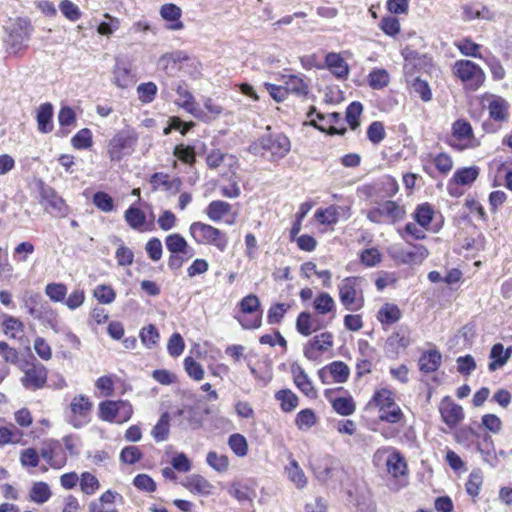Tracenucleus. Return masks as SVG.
I'll list each match as a JSON object with an SVG mask.
<instances>
[{"label": "nucleus", "mask_w": 512, "mask_h": 512, "mask_svg": "<svg viewBox=\"0 0 512 512\" xmlns=\"http://www.w3.org/2000/svg\"><path fill=\"white\" fill-rule=\"evenodd\" d=\"M439 412L443 422L449 428L456 427L464 418L463 408L448 396L441 400L439 404Z\"/></svg>", "instance_id": "ddd939ff"}, {"label": "nucleus", "mask_w": 512, "mask_h": 512, "mask_svg": "<svg viewBox=\"0 0 512 512\" xmlns=\"http://www.w3.org/2000/svg\"><path fill=\"white\" fill-rule=\"evenodd\" d=\"M187 59L188 57L183 51H174L163 54L159 58L157 66L167 75L174 76L179 70V64Z\"/></svg>", "instance_id": "dca6fc26"}, {"label": "nucleus", "mask_w": 512, "mask_h": 512, "mask_svg": "<svg viewBox=\"0 0 512 512\" xmlns=\"http://www.w3.org/2000/svg\"><path fill=\"white\" fill-rule=\"evenodd\" d=\"M512 355V346L504 348L501 343L494 344L490 351V358L492 361L489 363V370L495 371L504 366Z\"/></svg>", "instance_id": "4be33fe9"}, {"label": "nucleus", "mask_w": 512, "mask_h": 512, "mask_svg": "<svg viewBox=\"0 0 512 512\" xmlns=\"http://www.w3.org/2000/svg\"><path fill=\"white\" fill-rule=\"evenodd\" d=\"M169 421L170 416L167 412H164L156 425L153 427L151 431L152 437L155 439L156 442H163L166 441L169 437Z\"/></svg>", "instance_id": "f704fd0d"}, {"label": "nucleus", "mask_w": 512, "mask_h": 512, "mask_svg": "<svg viewBox=\"0 0 512 512\" xmlns=\"http://www.w3.org/2000/svg\"><path fill=\"white\" fill-rule=\"evenodd\" d=\"M92 409V403L84 395L75 396L70 404V410L72 413L70 423L79 428L86 422V417Z\"/></svg>", "instance_id": "2eb2a0df"}, {"label": "nucleus", "mask_w": 512, "mask_h": 512, "mask_svg": "<svg viewBox=\"0 0 512 512\" xmlns=\"http://www.w3.org/2000/svg\"><path fill=\"white\" fill-rule=\"evenodd\" d=\"M291 149V143L284 134L267 133L249 146V151L255 155L270 153L271 160L284 158Z\"/></svg>", "instance_id": "f257e3e1"}, {"label": "nucleus", "mask_w": 512, "mask_h": 512, "mask_svg": "<svg viewBox=\"0 0 512 512\" xmlns=\"http://www.w3.org/2000/svg\"><path fill=\"white\" fill-rule=\"evenodd\" d=\"M434 216V209L429 203H423L416 207L413 213L415 222L424 229H428Z\"/></svg>", "instance_id": "2f4dec72"}, {"label": "nucleus", "mask_w": 512, "mask_h": 512, "mask_svg": "<svg viewBox=\"0 0 512 512\" xmlns=\"http://www.w3.org/2000/svg\"><path fill=\"white\" fill-rule=\"evenodd\" d=\"M20 369L23 372L21 383L26 389L35 391L45 386L47 369L36 359L21 364Z\"/></svg>", "instance_id": "6e6552de"}, {"label": "nucleus", "mask_w": 512, "mask_h": 512, "mask_svg": "<svg viewBox=\"0 0 512 512\" xmlns=\"http://www.w3.org/2000/svg\"><path fill=\"white\" fill-rule=\"evenodd\" d=\"M93 296L101 304H111L116 298V292L111 286L101 284L95 287Z\"/></svg>", "instance_id": "09e8293b"}, {"label": "nucleus", "mask_w": 512, "mask_h": 512, "mask_svg": "<svg viewBox=\"0 0 512 512\" xmlns=\"http://www.w3.org/2000/svg\"><path fill=\"white\" fill-rule=\"evenodd\" d=\"M140 339L144 346L152 348L159 340L158 330L154 325L149 324L141 329Z\"/></svg>", "instance_id": "13d9d810"}, {"label": "nucleus", "mask_w": 512, "mask_h": 512, "mask_svg": "<svg viewBox=\"0 0 512 512\" xmlns=\"http://www.w3.org/2000/svg\"><path fill=\"white\" fill-rule=\"evenodd\" d=\"M479 175V168L475 166L457 169L451 178L449 185L455 183L457 185H471Z\"/></svg>", "instance_id": "c85d7f7f"}, {"label": "nucleus", "mask_w": 512, "mask_h": 512, "mask_svg": "<svg viewBox=\"0 0 512 512\" xmlns=\"http://www.w3.org/2000/svg\"><path fill=\"white\" fill-rule=\"evenodd\" d=\"M390 255L395 261L401 264L413 265L422 263L429 255V251L423 245H414L411 250H406L401 247H392Z\"/></svg>", "instance_id": "9d476101"}, {"label": "nucleus", "mask_w": 512, "mask_h": 512, "mask_svg": "<svg viewBox=\"0 0 512 512\" xmlns=\"http://www.w3.org/2000/svg\"><path fill=\"white\" fill-rule=\"evenodd\" d=\"M190 492L200 495H210L213 492L214 486L201 475H191L183 484Z\"/></svg>", "instance_id": "5701e85b"}, {"label": "nucleus", "mask_w": 512, "mask_h": 512, "mask_svg": "<svg viewBox=\"0 0 512 512\" xmlns=\"http://www.w3.org/2000/svg\"><path fill=\"white\" fill-rule=\"evenodd\" d=\"M316 423V415L311 409H303L296 415L295 424L300 430H308Z\"/></svg>", "instance_id": "603ef678"}, {"label": "nucleus", "mask_w": 512, "mask_h": 512, "mask_svg": "<svg viewBox=\"0 0 512 512\" xmlns=\"http://www.w3.org/2000/svg\"><path fill=\"white\" fill-rule=\"evenodd\" d=\"M442 356L437 350L424 352L419 358V369L423 373H432L436 371L441 364Z\"/></svg>", "instance_id": "bb28decb"}, {"label": "nucleus", "mask_w": 512, "mask_h": 512, "mask_svg": "<svg viewBox=\"0 0 512 512\" xmlns=\"http://www.w3.org/2000/svg\"><path fill=\"white\" fill-rule=\"evenodd\" d=\"M296 329L304 336H309L316 330V328L313 327L311 315L308 312H301L298 315L296 320Z\"/></svg>", "instance_id": "052dcab7"}, {"label": "nucleus", "mask_w": 512, "mask_h": 512, "mask_svg": "<svg viewBox=\"0 0 512 512\" xmlns=\"http://www.w3.org/2000/svg\"><path fill=\"white\" fill-rule=\"evenodd\" d=\"M189 233L198 244L215 246L221 252H224L228 247L227 234L212 225L193 222L189 227Z\"/></svg>", "instance_id": "7ed1b4c3"}, {"label": "nucleus", "mask_w": 512, "mask_h": 512, "mask_svg": "<svg viewBox=\"0 0 512 512\" xmlns=\"http://www.w3.org/2000/svg\"><path fill=\"white\" fill-rule=\"evenodd\" d=\"M31 316L52 329L55 333L65 331V326L62 325L58 312L48 302L41 304L39 309H32Z\"/></svg>", "instance_id": "9b49d317"}, {"label": "nucleus", "mask_w": 512, "mask_h": 512, "mask_svg": "<svg viewBox=\"0 0 512 512\" xmlns=\"http://www.w3.org/2000/svg\"><path fill=\"white\" fill-rule=\"evenodd\" d=\"M291 372L297 388L310 398L316 397L317 391L304 369L300 365H292Z\"/></svg>", "instance_id": "aec40b11"}, {"label": "nucleus", "mask_w": 512, "mask_h": 512, "mask_svg": "<svg viewBox=\"0 0 512 512\" xmlns=\"http://www.w3.org/2000/svg\"><path fill=\"white\" fill-rule=\"evenodd\" d=\"M390 75L385 69L375 68L368 75L369 86L381 90L389 85Z\"/></svg>", "instance_id": "c9c22d12"}, {"label": "nucleus", "mask_w": 512, "mask_h": 512, "mask_svg": "<svg viewBox=\"0 0 512 512\" xmlns=\"http://www.w3.org/2000/svg\"><path fill=\"white\" fill-rule=\"evenodd\" d=\"M290 307L291 305L288 303H276L272 305L267 313V322L269 324L280 323Z\"/></svg>", "instance_id": "3c124183"}, {"label": "nucleus", "mask_w": 512, "mask_h": 512, "mask_svg": "<svg viewBox=\"0 0 512 512\" xmlns=\"http://www.w3.org/2000/svg\"><path fill=\"white\" fill-rule=\"evenodd\" d=\"M93 203L103 212H111L114 209L113 198L105 192H96L93 196Z\"/></svg>", "instance_id": "69168bd1"}, {"label": "nucleus", "mask_w": 512, "mask_h": 512, "mask_svg": "<svg viewBox=\"0 0 512 512\" xmlns=\"http://www.w3.org/2000/svg\"><path fill=\"white\" fill-rule=\"evenodd\" d=\"M369 221L375 224H394L402 221L406 216V210L403 205L393 200H386L380 203L366 213Z\"/></svg>", "instance_id": "39448f33"}, {"label": "nucleus", "mask_w": 512, "mask_h": 512, "mask_svg": "<svg viewBox=\"0 0 512 512\" xmlns=\"http://www.w3.org/2000/svg\"><path fill=\"white\" fill-rule=\"evenodd\" d=\"M379 27L388 36H395L400 32L399 20L394 16L383 17Z\"/></svg>", "instance_id": "338daca9"}, {"label": "nucleus", "mask_w": 512, "mask_h": 512, "mask_svg": "<svg viewBox=\"0 0 512 512\" xmlns=\"http://www.w3.org/2000/svg\"><path fill=\"white\" fill-rule=\"evenodd\" d=\"M177 414L187 422L191 429H199L202 426L203 419L200 412L192 406H186L178 410Z\"/></svg>", "instance_id": "4c0bfd02"}, {"label": "nucleus", "mask_w": 512, "mask_h": 512, "mask_svg": "<svg viewBox=\"0 0 512 512\" xmlns=\"http://www.w3.org/2000/svg\"><path fill=\"white\" fill-rule=\"evenodd\" d=\"M333 346V335L330 332H323L310 339L303 348L304 356L311 361L320 360L323 353Z\"/></svg>", "instance_id": "1a4fd4ad"}, {"label": "nucleus", "mask_w": 512, "mask_h": 512, "mask_svg": "<svg viewBox=\"0 0 512 512\" xmlns=\"http://www.w3.org/2000/svg\"><path fill=\"white\" fill-rule=\"evenodd\" d=\"M449 145L458 151H463L479 147L480 141L474 136L471 124L466 120L458 119L452 124Z\"/></svg>", "instance_id": "0eeeda50"}, {"label": "nucleus", "mask_w": 512, "mask_h": 512, "mask_svg": "<svg viewBox=\"0 0 512 512\" xmlns=\"http://www.w3.org/2000/svg\"><path fill=\"white\" fill-rule=\"evenodd\" d=\"M387 471L393 477H399L405 474L407 468L404 457L400 452L393 450L386 459Z\"/></svg>", "instance_id": "c756f323"}, {"label": "nucleus", "mask_w": 512, "mask_h": 512, "mask_svg": "<svg viewBox=\"0 0 512 512\" xmlns=\"http://www.w3.org/2000/svg\"><path fill=\"white\" fill-rule=\"evenodd\" d=\"M53 106L51 103H43L37 109V126L41 133L47 134L53 130L52 124Z\"/></svg>", "instance_id": "393cba45"}, {"label": "nucleus", "mask_w": 512, "mask_h": 512, "mask_svg": "<svg viewBox=\"0 0 512 512\" xmlns=\"http://www.w3.org/2000/svg\"><path fill=\"white\" fill-rule=\"evenodd\" d=\"M206 461L217 472H226L229 467V459L226 455L217 454L215 451H210L207 454Z\"/></svg>", "instance_id": "8fccbe9b"}, {"label": "nucleus", "mask_w": 512, "mask_h": 512, "mask_svg": "<svg viewBox=\"0 0 512 512\" xmlns=\"http://www.w3.org/2000/svg\"><path fill=\"white\" fill-rule=\"evenodd\" d=\"M231 450L239 457H243L248 452V444L241 434H232L228 439Z\"/></svg>", "instance_id": "5fc2aeb1"}, {"label": "nucleus", "mask_w": 512, "mask_h": 512, "mask_svg": "<svg viewBox=\"0 0 512 512\" xmlns=\"http://www.w3.org/2000/svg\"><path fill=\"white\" fill-rule=\"evenodd\" d=\"M432 160L437 170L444 175L448 174L453 168V160L447 153H439Z\"/></svg>", "instance_id": "774afa93"}, {"label": "nucleus", "mask_w": 512, "mask_h": 512, "mask_svg": "<svg viewBox=\"0 0 512 512\" xmlns=\"http://www.w3.org/2000/svg\"><path fill=\"white\" fill-rule=\"evenodd\" d=\"M379 419L391 424H396L404 419V414L400 406L394 402L379 411Z\"/></svg>", "instance_id": "e433bc0d"}, {"label": "nucleus", "mask_w": 512, "mask_h": 512, "mask_svg": "<svg viewBox=\"0 0 512 512\" xmlns=\"http://www.w3.org/2000/svg\"><path fill=\"white\" fill-rule=\"evenodd\" d=\"M231 211V205L228 202L215 200L209 203L206 208L208 218L213 222H219Z\"/></svg>", "instance_id": "7c9ffc66"}, {"label": "nucleus", "mask_w": 512, "mask_h": 512, "mask_svg": "<svg viewBox=\"0 0 512 512\" xmlns=\"http://www.w3.org/2000/svg\"><path fill=\"white\" fill-rule=\"evenodd\" d=\"M161 17L168 22L166 28L172 31L182 30L184 24L181 21L182 10L175 4L167 3L160 8Z\"/></svg>", "instance_id": "f3484780"}, {"label": "nucleus", "mask_w": 512, "mask_h": 512, "mask_svg": "<svg viewBox=\"0 0 512 512\" xmlns=\"http://www.w3.org/2000/svg\"><path fill=\"white\" fill-rule=\"evenodd\" d=\"M327 69L337 78L346 79L349 75V66L344 58L336 52H330L325 57Z\"/></svg>", "instance_id": "412c9836"}, {"label": "nucleus", "mask_w": 512, "mask_h": 512, "mask_svg": "<svg viewBox=\"0 0 512 512\" xmlns=\"http://www.w3.org/2000/svg\"><path fill=\"white\" fill-rule=\"evenodd\" d=\"M184 369L189 377L195 381H200L204 378V369L202 365L192 357H186L184 359Z\"/></svg>", "instance_id": "4d7b16f0"}, {"label": "nucleus", "mask_w": 512, "mask_h": 512, "mask_svg": "<svg viewBox=\"0 0 512 512\" xmlns=\"http://www.w3.org/2000/svg\"><path fill=\"white\" fill-rule=\"evenodd\" d=\"M287 94L291 93L297 97H304L309 92V86L299 75H285L282 77Z\"/></svg>", "instance_id": "b1692460"}, {"label": "nucleus", "mask_w": 512, "mask_h": 512, "mask_svg": "<svg viewBox=\"0 0 512 512\" xmlns=\"http://www.w3.org/2000/svg\"><path fill=\"white\" fill-rule=\"evenodd\" d=\"M165 245L171 254H183L186 256V259H191L195 254L194 249L190 247L185 238L178 233L168 235L165 238Z\"/></svg>", "instance_id": "6ab92c4d"}, {"label": "nucleus", "mask_w": 512, "mask_h": 512, "mask_svg": "<svg viewBox=\"0 0 512 512\" xmlns=\"http://www.w3.org/2000/svg\"><path fill=\"white\" fill-rule=\"evenodd\" d=\"M361 277H346L338 285L339 299L348 311H359L364 306L363 284Z\"/></svg>", "instance_id": "f03ea898"}, {"label": "nucleus", "mask_w": 512, "mask_h": 512, "mask_svg": "<svg viewBox=\"0 0 512 512\" xmlns=\"http://www.w3.org/2000/svg\"><path fill=\"white\" fill-rule=\"evenodd\" d=\"M331 391H325V397L331 402L333 409L342 416H349L355 412L356 404L351 396L331 398Z\"/></svg>", "instance_id": "a878e982"}, {"label": "nucleus", "mask_w": 512, "mask_h": 512, "mask_svg": "<svg viewBox=\"0 0 512 512\" xmlns=\"http://www.w3.org/2000/svg\"><path fill=\"white\" fill-rule=\"evenodd\" d=\"M275 398L280 402L281 409L284 412H291L298 406V396L290 389H283L275 394Z\"/></svg>", "instance_id": "72a5a7b5"}, {"label": "nucleus", "mask_w": 512, "mask_h": 512, "mask_svg": "<svg viewBox=\"0 0 512 512\" xmlns=\"http://www.w3.org/2000/svg\"><path fill=\"white\" fill-rule=\"evenodd\" d=\"M37 186L41 197V203L46 205V209L50 213L65 215L67 207L64 200L57 195L56 191L41 180L38 181Z\"/></svg>", "instance_id": "f8f14e48"}, {"label": "nucleus", "mask_w": 512, "mask_h": 512, "mask_svg": "<svg viewBox=\"0 0 512 512\" xmlns=\"http://www.w3.org/2000/svg\"><path fill=\"white\" fill-rule=\"evenodd\" d=\"M71 142L76 149H88L92 146V133L88 128H83L72 137Z\"/></svg>", "instance_id": "6e6d98bb"}, {"label": "nucleus", "mask_w": 512, "mask_h": 512, "mask_svg": "<svg viewBox=\"0 0 512 512\" xmlns=\"http://www.w3.org/2000/svg\"><path fill=\"white\" fill-rule=\"evenodd\" d=\"M23 433L13 424L9 426H0V446L19 443Z\"/></svg>", "instance_id": "ea45409f"}, {"label": "nucleus", "mask_w": 512, "mask_h": 512, "mask_svg": "<svg viewBox=\"0 0 512 512\" xmlns=\"http://www.w3.org/2000/svg\"><path fill=\"white\" fill-rule=\"evenodd\" d=\"M138 99L142 103H151L157 93V86L153 82L142 83L137 87Z\"/></svg>", "instance_id": "bf43d9fd"}, {"label": "nucleus", "mask_w": 512, "mask_h": 512, "mask_svg": "<svg viewBox=\"0 0 512 512\" xmlns=\"http://www.w3.org/2000/svg\"><path fill=\"white\" fill-rule=\"evenodd\" d=\"M61 13L70 21H77L81 17L79 7L70 0H62L59 4Z\"/></svg>", "instance_id": "680f3d73"}, {"label": "nucleus", "mask_w": 512, "mask_h": 512, "mask_svg": "<svg viewBox=\"0 0 512 512\" xmlns=\"http://www.w3.org/2000/svg\"><path fill=\"white\" fill-rule=\"evenodd\" d=\"M455 46L465 56L473 58H482V55L479 52L481 46L472 41L470 38H464L459 41H456Z\"/></svg>", "instance_id": "49530a36"}, {"label": "nucleus", "mask_w": 512, "mask_h": 512, "mask_svg": "<svg viewBox=\"0 0 512 512\" xmlns=\"http://www.w3.org/2000/svg\"><path fill=\"white\" fill-rule=\"evenodd\" d=\"M350 375L349 367L342 361H334L318 371V376L322 383L328 384L329 376L335 383H344Z\"/></svg>", "instance_id": "4468645a"}, {"label": "nucleus", "mask_w": 512, "mask_h": 512, "mask_svg": "<svg viewBox=\"0 0 512 512\" xmlns=\"http://www.w3.org/2000/svg\"><path fill=\"white\" fill-rule=\"evenodd\" d=\"M176 93L178 98L176 100V104L184 108L187 112L192 114L193 116L204 120L203 112L195 106V100L193 95L188 91L185 83L178 84L176 88Z\"/></svg>", "instance_id": "a211bd4d"}, {"label": "nucleus", "mask_w": 512, "mask_h": 512, "mask_svg": "<svg viewBox=\"0 0 512 512\" xmlns=\"http://www.w3.org/2000/svg\"><path fill=\"white\" fill-rule=\"evenodd\" d=\"M483 483V476L480 470H473L466 483V491L471 496H477L479 494L480 487Z\"/></svg>", "instance_id": "e2e57ef3"}, {"label": "nucleus", "mask_w": 512, "mask_h": 512, "mask_svg": "<svg viewBox=\"0 0 512 512\" xmlns=\"http://www.w3.org/2000/svg\"><path fill=\"white\" fill-rule=\"evenodd\" d=\"M67 286L64 283H48L45 287L46 296L55 303H63L67 296Z\"/></svg>", "instance_id": "37998d69"}, {"label": "nucleus", "mask_w": 512, "mask_h": 512, "mask_svg": "<svg viewBox=\"0 0 512 512\" xmlns=\"http://www.w3.org/2000/svg\"><path fill=\"white\" fill-rule=\"evenodd\" d=\"M100 418L107 422L118 423V405L117 401H104L99 405Z\"/></svg>", "instance_id": "a18cd8bd"}, {"label": "nucleus", "mask_w": 512, "mask_h": 512, "mask_svg": "<svg viewBox=\"0 0 512 512\" xmlns=\"http://www.w3.org/2000/svg\"><path fill=\"white\" fill-rule=\"evenodd\" d=\"M138 137L133 130L118 131L108 143L107 153L112 161H120L133 152Z\"/></svg>", "instance_id": "423d86ee"}, {"label": "nucleus", "mask_w": 512, "mask_h": 512, "mask_svg": "<svg viewBox=\"0 0 512 512\" xmlns=\"http://www.w3.org/2000/svg\"><path fill=\"white\" fill-rule=\"evenodd\" d=\"M80 488L84 494L90 496L100 488V482L90 472H83L80 477Z\"/></svg>", "instance_id": "de8ad7c7"}, {"label": "nucleus", "mask_w": 512, "mask_h": 512, "mask_svg": "<svg viewBox=\"0 0 512 512\" xmlns=\"http://www.w3.org/2000/svg\"><path fill=\"white\" fill-rule=\"evenodd\" d=\"M377 317L383 324H393L400 319L401 312L395 304L386 303L378 311Z\"/></svg>", "instance_id": "58836bf2"}, {"label": "nucleus", "mask_w": 512, "mask_h": 512, "mask_svg": "<svg viewBox=\"0 0 512 512\" xmlns=\"http://www.w3.org/2000/svg\"><path fill=\"white\" fill-rule=\"evenodd\" d=\"M315 219L323 225H333L339 220V208L331 205L326 209H318L314 215Z\"/></svg>", "instance_id": "a19ab883"}, {"label": "nucleus", "mask_w": 512, "mask_h": 512, "mask_svg": "<svg viewBox=\"0 0 512 512\" xmlns=\"http://www.w3.org/2000/svg\"><path fill=\"white\" fill-rule=\"evenodd\" d=\"M51 497V491L47 483L37 482L35 483L30 491V499L33 502L43 504L47 502Z\"/></svg>", "instance_id": "c03bdc74"}, {"label": "nucleus", "mask_w": 512, "mask_h": 512, "mask_svg": "<svg viewBox=\"0 0 512 512\" xmlns=\"http://www.w3.org/2000/svg\"><path fill=\"white\" fill-rule=\"evenodd\" d=\"M453 74L461 80L469 90L476 91L485 81L483 69L470 60H457L452 67Z\"/></svg>", "instance_id": "20e7f679"}, {"label": "nucleus", "mask_w": 512, "mask_h": 512, "mask_svg": "<svg viewBox=\"0 0 512 512\" xmlns=\"http://www.w3.org/2000/svg\"><path fill=\"white\" fill-rule=\"evenodd\" d=\"M335 301L332 296L326 292H321L313 302V307L319 314H327L335 310Z\"/></svg>", "instance_id": "79ce46f5"}, {"label": "nucleus", "mask_w": 512, "mask_h": 512, "mask_svg": "<svg viewBox=\"0 0 512 512\" xmlns=\"http://www.w3.org/2000/svg\"><path fill=\"white\" fill-rule=\"evenodd\" d=\"M360 260L367 267H375L381 262L382 255L377 248H368L361 252Z\"/></svg>", "instance_id": "0e129e2a"}, {"label": "nucleus", "mask_w": 512, "mask_h": 512, "mask_svg": "<svg viewBox=\"0 0 512 512\" xmlns=\"http://www.w3.org/2000/svg\"><path fill=\"white\" fill-rule=\"evenodd\" d=\"M113 74L114 83L120 88H126L132 83L130 70L123 64H116Z\"/></svg>", "instance_id": "864d4df0"}, {"label": "nucleus", "mask_w": 512, "mask_h": 512, "mask_svg": "<svg viewBox=\"0 0 512 512\" xmlns=\"http://www.w3.org/2000/svg\"><path fill=\"white\" fill-rule=\"evenodd\" d=\"M285 473L296 488L303 489L306 487L307 477L295 459L290 460L289 464L285 467Z\"/></svg>", "instance_id": "cd10ccee"}, {"label": "nucleus", "mask_w": 512, "mask_h": 512, "mask_svg": "<svg viewBox=\"0 0 512 512\" xmlns=\"http://www.w3.org/2000/svg\"><path fill=\"white\" fill-rule=\"evenodd\" d=\"M124 218L131 228L138 231L145 230L143 226L146 221V215L139 208L134 206L129 207L124 213Z\"/></svg>", "instance_id": "473e14b6"}]
</instances>
